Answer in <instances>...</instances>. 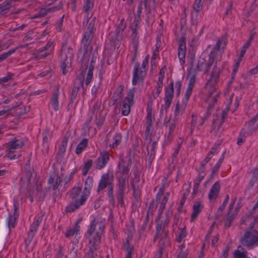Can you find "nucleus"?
I'll return each instance as SVG.
<instances>
[{"label": "nucleus", "instance_id": "62", "mask_svg": "<svg viewBox=\"0 0 258 258\" xmlns=\"http://www.w3.org/2000/svg\"><path fill=\"white\" fill-rule=\"evenodd\" d=\"M175 89L178 94L179 93L181 87V83L180 81H176L175 84Z\"/></svg>", "mask_w": 258, "mask_h": 258}, {"label": "nucleus", "instance_id": "46", "mask_svg": "<svg viewBox=\"0 0 258 258\" xmlns=\"http://www.w3.org/2000/svg\"><path fill=\"white\" fill-rule=\"evenodd\" d=\"M63 6V4L61 2H60L58 4V5L56 7H53L51 8L46 9V12L47 13H51V12H54L56 11L61 10Z\"/></svg>", "mask_w": 258, "mask_h": 258}, {"label": "nucleus", "instance_id": "4", "mask_svg": "<svg viewBox=\"0 0 258 258\" xmlns=\"http://www.w3.org/2000/svg\"><path fill=\"white\" fill-rule=\"evenodd\" d=\"M73 57L74 53L72 48L67 45H63L60 54L61 68L63 75H66L71 69Z\"/></svg>", "mask_w": 258, "mask_h": 258}, {"label": "nucleus", "instance_id": "23", "mask_svg": "<svg viewBox=\"0 0 258 258\" xmlns=\"http://www.w3.org/2000/svg\"><path fill=\"white\" fill-rule=\"evenodd\" d=\"M94 6V0H86L85 1L83 10L86 13L85 19L86 23H88L89 19L92 16V9Z\"/></svg>", "mask_w": 258, "mask_h": 258}, {"label": "nucleus", "instance_id": "9", "mask_svg": "<svg viewBox=\"0 0 258 258\" xmlns=\"http://www.w3.org/2000/svg\"><path fill=\"white\" fill-rule=\"evenodd\" d=\"M85 79V75L81 73L75 80L74 82V86L72 90L71 94L70 96V102L68 104V108L72 107L75 100L77 97L78 91L80 88L81 87H84V82Z\"/></svg>", "mask_w": 258, "mask_h": 258}, {"label": "nucleus", "instance_id": "21", "mask_svg": "<svg viewBox=\"0 0 258 258\" xmlns=\"http://www.w3.org/2000/svg\"><path fill=\"white\" fill-rule=\"evenodd\" d=\"M186 53V42L184 37H181L179 42L178 55L181 63H184Z\"/></svg>", "mask_w": 258, "mask_h": 258}, {"label": "nucleus", "instance_id": "14", "mask_svg": "<svg viewBox=\"0 0 258 258\" xmlns=\"http://www.w3.org/2000/svg\"><path fill=\"white\" fill-rule=\"evenodd\" d=\"M257 242H258V237L251 231L246 232L244 236L240 239L241 244L249 248Z\"/></svg>", "mask_w": 258, "mask_h": 258}, {"label": "nucleus", "instance_id": "60", "mask_svg": "<svg viewBox=\"0 0 258 258\" xmlns=\"http://www.w3.org/2000/svg\"><path fill=\"white\" fill-rule=\"evenodd\" d=\"M163 192H164L163 187H160L159 189L158 192L157 194L156 200V203L159 202L160 199L161 197V196H162V195L163 194Z\"/></svg>", "mask_w": 258, "mask_h": 258}, {"label": "nucleus", "instance_id": "2", "mask_svg": "<svg viewBox=\"0 0 258 258\" xmlns=\"http://www.w3.org/2000/svg\"><path fill=\"white\" fill-rule=\"evenodd\" d=\"M104 221L100 217L93 219L86 233V238L89 241V251L87 253L89 257L96 258L97 255V251L105 228Z\"/></svg>", "mask_w": 258, "mask_h": 258}, {"label": "nucleus", "instance_id": "18", "mask_svg": "<svg viewBox=\"0 0 258 258\" xmlns=\"http://www.w3.org/2000/svg\"><path fill=\"white\" fill-rule=\"evenodd\" d=\"M43 216H39L35 221L33 223V224L30 226L29 232L28 235L27 239L25 240V244L27 246L31 242L33 237L34 236L35 233L37 230V228L40 224L41 223L43 219Z\"/></svg>", "mask_w": 258, "mask_h": 258}, {"label": "nucleus", "instance_id": "59", "mask_svg": "<svg viewBox=\"0 0 258 258\" xmlns=\"http://www.w3.org/2000/svg\"><path fill=\"white\" fill-rule=\"evenodd\" d=\"M229 108H227L222 111L220 124L223 123L224 121L225 118L227 117V115L228 112L229 111Z\"/></svg>", "mask_w": 258, "mask_h": 258}, {"label": "nucleus", "instance_id": "34", "mask_svg": "<svg viewBox=\"0 0 258 258\" xmlns=\"http://www.w3.org/2000/svg\"><path fill=\"white\" fill-rule=\"evenodd\" d=\"M94 57H92L91 60V63L89 68L87 76L85 80V83L86 86H87L91 82L93 77L94 66L92 65V63L94 61Z\"/></svg>", "mask_w": 258, "mask_h": 258}, {"label": "nucleus", "instance_id": "29", "mask_svg": "<svg viewBox=\"0 0 258 258\" xmlns=\"http://www.w3.org/2000/svg\"><path fill=\"white\" fill-rule=\"evenodd\" d=\"M59 95V87L58 86H56L50 99L52 107L55 111L58 110L59 108V104L58 100Z\"/></svg>", "mask_w": 258, "mask_h": 258}, {"label": "nucleus", "instance_id": "22", "mask_svg": "<svg viewBox=\"0 0 258 258\" xmlns=\"http://www.w3.org/2000/svg\"><path fill=\"white\" fill-rule=\"evenodd\" d=\"M19 202L17 200L14 201V213L13 216H9L8 220V225L10 227L14 228L15 226L16 221L19 216L18 211H19Z\"/></svg>", "mask_w": 258, "mask_h": 258}, {"label": "nucleus", "instance_id": "50", "mask_svg": "<svg viewBox=\"0 0 258 258\" xmlns=\"http://www.w3.org/2000/svg\"><path fill=\"white\" fill-rule=\"evenodd\" d=\"M184 109L181 108L178 103H177L175 106L174 112V117H177L179 115L182 114L184 112Z\"/></svg>", "mask_w": 258, "mask_h": 258}, {"label": "nucleus", "instance_id": "61", "mask_svg": "<svg viewBox=\"0 0 258 258\" xmlns=\"http://www.w3.org/2000/svg\"><path fill=\"white\" fill-rule=\"evenodd\" d=\"M205 176H203V175H199L197 177L195 181L194 184H197L199 185L202 180L203 179Z\"/></svg>", "mask_w": 258, "mask_h": 258}, {"label": "nucleus", "instance_id": "39", "mask_svg": "<svg viewBox=\"0 0 258 258\" xmlns=\"http://www.w3.org/2000/svg\"><path fill=\"white\" fill-rule=\"evenodd\" d=\"M219 145H215L211 149L210 151L208 154L206 159V161H209L213 156L216 154L217 149L219 148Z\"/></svg>", "mask_w": 258, "mask_h": 258}, {"label": "nucleus", "instance_id": "44", "mask_svg": "<svg viewBox=\"0 0 258 258\" xmlns=\"http://www.w3.org/2000/svg\"><path fill=\"white\" fill-rule=\"evenodd\" d=\"M233 254L234 258H245L247 256V252L245 250L240 251L239 250H235Z\"/></svg>", "mask_w": 258, "mask_h": 258}, {"label": "nucleus", "instance_id": "30", "mask_svg": "<svg viewBox=\"0 0 258 258\" xmlns=\"http://www.w3.org/2000/svg\"><path fill=\"white\" fill-rule=\"evenodd\" d=\"M128 178L126 176H117V191H125L126 186L128 184Z\"/></svg>", "mask_w": 258, "mask_h": 258}, {"label": "nucleus", "instance_id": "8", "mask_svg": "<svg viewBox=\"0 0 258 258\" xmlns=\"http://www.w3.org/2000/svg\"><path fill=\"white\" fill-rule=\"evenodd\" d=\"M24 146V141L22 139L15 138L13 140L9 142L7 146V156L10 159H18L20 157V154L13 155L14 150L22 148Z\"/></svg>", "mask_w": 258, "mask_h": 258}, {"label": "nucleus", "instance_id": "27", "mask_svg": "<svg viewBox=\"0 0 258 258\" xmlns=\"http://www.w3.org/2000/svg\"><path fill=\"white\" fill-rule=\"evenodd\" d=\"M220 189V184L219 181L216 182L211 187L208 195L209 199L212 201L215 200L219 194Z\"/></svg>", "mask_w": 258, "mask_h": 258}, {"label": "nucleus", "instance_id": "63", "mask_svg": "<svg viewBox=\"0 0 258 258\" xmlns=\"http://www.w3.org/2000/svg\"><path fill=\"white\" fill-rule=\"evenodd\" d=\"M95 20H96V17H95L93 18V19L90 21V22L88 25V29L94 30Z\"/></svg>", "mask_w": 258, "mask_h": 258}, {"label": "nucleus", "instance_id": "42", "mask_svg": "<svg viewBox=\"0 0 258 258\" xmlns=\"http://www.w3.org/2000/svg\"><path fill=\"white\" fill-rule=\"evenodd\" d=\"M225 152L223 153L221 157L219 159L218 162L213 167L212 169V174H214L216 172H217L220 167L223 160L224 158V154Z\"/></svg>", "mask_w": 258, "mask_h": 258}, {"label": "nucleus", "instance_id": "64", "mask_svg": "<svg viewBox=\"0 0 258 258\" xmlns=\"http://www.w3.org/2000/svg\"><path fill=\"white\" fill-rule=\"evenodd\" d=\"M52 45V43L51 42H48L47 44L45 45V46L42 47V48L39 49V51H41L42 52V51H45L46 50L49 48Z\"/></svg>", "mask_w": 258, "mask_h": 258}, {"label": "nucleus", "instance_id": "47", "mask_svg": "<svg viewBox=\"0 0 258 258\" xmlns=\"http://www.w3.org/2000/svg\"><path fill=\"white\" fill-rule=\"evenodd\" d=\"M45 197V192L44 191L39 190V191H36L35 198L36 200L39 202L43 201Z\"/></svg>", "mask_w": 258, "mask_h": 258}, {"label": "nucleus", "instance_id": "1", "mask_svg": "<svg viewBox=\"0 0 258 258\" xmlns=\"http://www.w3.org/2000/svg\"><path fill=\"white\" fill-rule=\"evenodd\" d=\"M227 38L225 36L220 37L211 53L207 55L203 53L200 56L197 63L195 72L203 71L205 74L209 72L210 69L214 64L217 67V62L222 57L221 49H224L226 45ZM214 67H213L214 68Z\"/></svg>", "mask_w": 258, "mask_h": 258}, {"label": "nucleus", "instance_id": "53", "mask_svg": "<svg viewBox=\"0 0 258 258\" xmlns=\"http://www.w3.org/2000/svg\"><path fill=\"white\" fill-rule=\"evenodd\" d=\"M251 174V179L257 181L258 180V166L252 169L250 171Z\"/></svg>", "mask_w": 258, "mask_h": 258}, {"label": "nucleus", "instance_id": "38", "mask_svg": "<svg viewBox=\"0 0 258 258\" xmlns=\"http://www.w3.org/2000/svg\"><path fill=\"white\" fill-rule=\"evenodd\" d=\"M204 1L205 0H195L193 4V8L196 12L198 13L202 11Z\"/></svg>", "mask_w": 258, "mask_h": 258}, {"label": "nucleus", "instance_id": "55", "mask_svg": "<svg viewBox=\"0 0 258 258\" xmlns=\"http://www.w3.org/2000/svg\"><path fill=\"white\" fill-rule=\"evenodd\" d=\"M125 28V25L124 24V19H123L118 24L116 31L117 33H119L120 32H122Z\"/></svg>", "mask_w": 258, "mask_h": 258}, {"label": "nucleus", "instance_id": "48", "mask_svg": "<svg viewBox=\"0 0 258 258\" xmlns=\"http://www.w3.org/2000/svg\"><path fill=\"white\" fill-rule=\"evenodd\" d=\"M125 191H117V199L121 207L123 206V198Z\"/></svg>", "mask_w": 258, "mask_h": 258}, {"label": "nucleus", "instance_id": "26", "mask_svg": "<svg viewBox=\"0 0 258 258\" xmlns=\"http://www.w3.org/2000/svg\"><path fill=\"white\" fill-rule=\"evenodd\" d=\"M147 121H146V126L145 130V138L146 140L150 134V127L152 125V122L154 118V115L152 114V110L151 108L147 109Z\"/></svg>", "mask_w": 258, "mask_h": 258}, {"label": "nucleus", "instance_id": "24", "mask_svg": "<svg viewBox=\"0 0 258 258\" xmlns=\"http://www.w3.org/2000/svg\"><path fill=\"white\" fill-rule=\"evenodd\" d=\"M204 207V205L200 201L195 202L192 206V212L191 215V221H194L199 216Z\"/></svg>", "mask_w": 258, "mask_h": 258}, {"label": "nucleus", "instance_id": "57", "mask_svg": "<svg viewBox=\"0 0 258 258\" xmlns=\"http://www.w3.org/2000/svg\"><path fill=\"white\" fill-rule=\"evenodd\" d=\"M54 181H55V183L52 186V188L53 190H56L59 186V185L61 181L60 177L57 176Z\"/></svg>", "mask_w": 258, "mask_h": 258}, {"label": "nucleus", "instance_id": "36", "mask_svg": "<svg viewBox=\"0 0 258 258\" xmlns=\"http://www.w3.org/2000/svg\"><path fill=\"white\" fill-rule=\"evenodd\" d=\"M88 144V140L87 139H84L78 145L76 149V153L77 154H80L82 152L84 149L87 147Z\"/></svg>", "mask_w": 258, "mask_h": 258}, {"label": "nucleus", "instance_id": "6", "mask_svg": "<svg viewBox=\"0 0 258 258\" xmlns=\"http://www.w3.org/2000/svg\"><path fill=\"white\" fill-rule=\"evenodd\" d=\"M149 58L146 57L142 62V66L140 67L138 63L135 64L132 83L133 85H136L137 82L142 80L146 75L148 66Z\"/></svg>", "mask_w": 258, "mask_h": 258}, {"label": "nucleus", "instance_id": "11", "mask_svg": "<svg viewBox=\"0 0 258 258\" xmlns=\"http://www.w3.org/2000/svg\"><path fill=\"white\" fill-rule=\"evenodd\" d=\"M155 0H153L152 2L149 3H146L144 2L143 1H140L137 8V16L138 18L140 19L143 7L144 6L146 12L147 17L149 19L150 17V15L152 12L155 10Z\"/></svg>", "mask_w": 258, "mask_h": 258}, {"label": "nucleus", "instance_id": "52", "mask_svg": "<svg viewBox=\"0 0 258 258\" xmlns=\"http://www.w3.org/2000/svg\"><path fill=\"white\" fill-rule=\"evenodd\" d=\"M123 91V88L121 87L118 88L114 93L113 97L117 100L121 98V95Z\"/></svg>", "mask_w": 258, "mask_h": 258}, {"label": "nucleus", "instance_id": "40", "mask_svg": "<svg viewBox=\"0 0 258 258\" xmlns=\"http://www.w3.org/2000/svg\"><path fill=\"white\" fill-rule=\"evenodd\" d=\"M256 118L254 116L252 118H251L249 121L245 123V127L246 128H247L248 130V131L247 133V134L250 135L252 134L250 133V128L255 127L254 126V124L256 122Z\"/></svg>", "mask_w": 258, "mask_h": 258}, {"label": "nucleus", "instance_id": "12", "mask_svg": "<svg viewBox=\"0 0 258 258\" xmlns=\"http://www.w3.org/2000/svg\"><path fill=\"white\" fill-rule=\"evenodd\" d=\"M114 177L112 173H106L103 174L99 182L98 187L97 191L98 192L106 187H110L113 185Z\"/></svg>", "mask_w": 258, "mask_h": 258}, {"label": "nucleus", "instance_id": "41", "mask_svg": "<svg viewBox=\"0 0 258 258\" xmlns=\"http://www.w3.org/2000/svg\"><path fill=\"white\" fill-rule=\"evenodd\" d=\"M93 29H88L87 28L86 31L85 32L84 37L82 40H86L88 41L91 42L93 37Z\"/></svg>", "mask_w": 258, "mask_h": 258}, {"label": "nucleus", "instance_id": "35", "mask_svg": "<svg viewBox=\"0 0 258 258\" xmlns=\"http://www.w3.org/2000/svg\"><path fill=\"white\" fill-rule=\"evenodd\" d=\"M156 147V142H154L153 143H150L148 145V153L150 154L149 157V161L150 162H152L153 160L154 159L155 155V148Z\"/></svg>", "mask_w": 258, "mask_h": 258}, {"label": "nucleus", "instance_id": "33", "mask_svg": "<svg viewBox=\"0 0 258 258\" xmlns=\"http://www.w3.org/2000/svg\"><path fill=\"white\" fill-rule=\"evenodd\" d=\"M15 112L17 115L20 116L29 112L30 108L24 105H19L14 107Z\"/></svg>", "mask_w": 258, "mask_h": 258}, {"label": "nucleus", "instance_id": "45", "mask_svg": "<svg viewBox=\"0 0 258 258\" xmlns=\"http://www.w3.org/2000/svg\"><path fill=\"white\" fill-rule=\"evenodd\" d=\"M93 161L92 160H88L85 163L83 169V174L85 175L88 172L90 168L92 165Z\"/></svg>", "mask_w": 258, "mask_h": 258}, {"label": "nucleus", "instance_id": "15", "mask_svg": "<svg viewBox=\"0 0 258 258\" xmlns=\"http://www.w3.org/2000/svg\"><path fill=\"white\" fill-rule=\"evenodd\" d=\"M173 83L171 82L168 86V87L166 89L165 96V104L162 106L161 111H163V108L164 107L166 110L169 108L173 99Z\"/></svg>", "mask_w": 258, "mask_h": 258}, {"label": "nucleus", "instance_id": "10", "mask_svg": "<svg viewBox=\"0 0 258 258\" xmlns=\"http://www.w3.org/2000/svg\"><path fill=\"white\" fill-rule=\"evenodd\" d=\"M93 185V178L91 176H88L85 181V185L83 190L81 194L80 201L78 203V205H84L86 200L90 195V191Z\"/></svg>", "mask_w": 258, "mask_h": 258}, {"label": "nucleus", "instance_id": "16", "mask_svg": "<svg viewBox=\"0 0 258 258\" xmlns=\"http://www.w3.org/2000/svg\"><path fill=\"white\" fill-rule=\"evenodd\" d=\"M109 159V153L105 151L100 152L99 157L95 162V167L97 169L103 168Z\"/></svg>", "mask_w": 258, "mask_h": 258}, {"label": "nucleus", "instance_id": "19", "mask_svg": "<svg viewBox=\"0 0 258 258\" xmlns=\"http://www.w3.org/2000/svg\"><path fill=\"white\" fill-rule=\"evenodd\" d=\"M178 123V119L177 117H174L172 119H170L169 117H166L164 118L163 124L166 128L168 130V138L172 136L173 131H174Z\"/></svg>", "mask_w": 258, "mask_h": 258}, {"label": "nucleus", "instance_id": "51", "mask_svg": "<svg viewBox=\"0 0 258 258\" xmlns=\"http://www.w3.org/2000/svg\"><path fill=\"white\" fill-rule=\"evenodd\" d=\"M11 7V4L10 2L5 3L4 5L0 6V15L4 14V12L9 10Z\"/></svg>", "mask_w": 258, "mask_h": 258}, {"label": "nucleus", "instance_id": "17", "mask_svg": "<svg viewBox=\"0 0 258 258\" xmlns=\"http://www.w3.org/2000/svg\"><path fill=\"white\" fill-rule=\"evenodd\" d=\"M236 198L233 199L229 205L226 216V220L225 222V226L226 228H229L230 227L232 221L234 220L237 214V211L236 210H234L233 212H232V210L233 208V206L236 201Z\"/></svg>", "mask_w": 258, "mask_h": 258}, {"label": "nucleus", "instance_id": "58", "mask_svg": "<svg viewBox=\"0 0 258 258\" xmlns=\"http://www.w3.org/2000/svg\"><path fill=\"white\" fill-rule=\"evenodd\" d=\"M197 119V117L196 115H192V119H191V125H190V132H191V134H192V132L194 131L195 126V125L196 124Z\"/></svg>", "mask_w": 258, "mask_h": 258}, {"label": "nucleus", "instance_id": "32", "mask_svg": "<svg viewBox=\"0 0 258 258\" xmlns=\"http://www.w3.org/2000/svg\"><path fill=\"white\" fill-rule=\"evenodd\" d=\"M80 231V226L78 223H76L73 227L67 230L66 233V236L68 238L75 235V237H79L78 234Z\"/></svg>", "mask_w": 258, "mask_h": 258}, {"label": "nucleus", "instance_id": "31", "mask_svg": "<svg viewBox=\"0 0 258 258\" xmlns=\"http://www.w3.org/2000/svg\"><path fill=\"white\" fill-rule=\"evenodd\" d=\"M196 82V76L195 75H192L190 77L188 86L186 91V93L185 94V99L186 101H187L191 94L192 89L194 87L195 83Z\"/></svg>", "mask_w": 258, "mask_h": 258}, {"label": "nucleus", "instance_id": "37", "mask_svg": "<svg viewBox=\"0 0 258 258\" xmlns=\"http://www.w3.org/2000/svg\"><path fill=\"white\" fill-rule=\"evenodd\" d=\"M121 136L120 134H116L113 138L112 143L109 145L111 148L116 147L121 142Z\"/></svg>", "mask_w": 258, "mask_h": 258}, {"label": "nucleus", "instance_id": "25", "mask_svg": "<svg viewBox=\"0 0 258 258\" xmlns=\"http://www.w3.org/2000/svg\"><path fill=\"white\" fill-rule=\"evenodd\" d=\"M91 42L86 40L82 41V45L83 49L84 51L83 61H85L86 60H89L90 57V53L92 51V48L90 46Z\"/></svg>", "mask_w": 258, "mask_h": 258}, {"label": "nucleus", "instance_id": "5", "mask_svg": "<svg viewBox=\"0 0 258 258\" xmlns=\"http://www.w3.org/2000/svg\"><path fill=\"white\" fill-rule=\"evenodd\" d=\"M82 186L78 185L77 186L73 187L68 193V195L71 200V202L66 207V211L68 212H72L77 210L81 206L83 205H78V203L80 201L79 199L81 194Z\"/></svg>", "mask_w": 258, "mask_h": 258}, {"label": "nucleus", "instance_id": "49", "mask_svg": "<svg viewBox=\"0 0 258 258\" xmlns=\"http://www.w3.org/2000/svg\"><path fill=\"white\" fill-rule=\"evenodd\" d=\"M180 232L178 234V236L177 238V241L178 242L180 243L182 241V240L186 236V230L184 228H180Z\"/></svg>", "mask_w": 258, "mask_h": 258}, {"label": "nucleus", "instance_id": "56", "mask_svg": "<svg viewBox=\"0 0 258 258\" xmlns=\"http://www.w3.org/2000/svg\"><path fill=\"white\" fill-rule=\"evenodd\" d=\"M218 96H219V93L218 92H216V93L214 95V96L212 98V103H211V104H210L209 105V106L208 107V109H211L212 108H213L214 105H215V104L217 102V98Z\"/></svg>", "mask_w": 258, "mask_h": 258}, {"label": "nucleus", "instance_id": "43", "mask_svg": "<svg viewBox=\"0 0 258 258\" xmlns=\"http://www.w3.org/2000/svg\"><path fill=\"white\" fill-rule=\"evenodd\" d=\"M17 49V48L12 49L11 50H10L8 52L4 53L3 54H2L0 55V62H2L4 60H5L7 58L9 57L11 54L14 53L16 50Z\"/></svg>", "mask_w": 258, "mask_h": 258}, {"label": "nucleus", "instance_id": "13", "mask_svg": "<svg viewBox=\"0 0 258 258\" xmlns=\"http://www.w3.org/2000/svg\"><path fill=\"white\" fill-rule=\"evenodd\" d=\"M135 92V88L131 89L124 99L122 108V114L124 116L127 115L130 112L131 105L133 103Z\"/></svg>", "mask_w": 258, "mask_h": 258}, {"label": "nucleus", "instance_id": "28", "mask_svg": "<svg viewBox=\"0 0 258 258\" xmlns=\"http://www.w3.org/2000/svg\"><path fill=\"white\" fill-rule=\"evenodd\" d=\"M92 111V113L95 115L96 119L99 120H103L104 119V116L102 114V106L100 102H96L95 103L93 106Z\"/></svg>", "mask_w": 258, "mask_h": 258}, {"label": "nucleus", "instance_id": "7", "mask_svg": "<svg viewBox=\"0 0 258 258\" xmlns=\"http://www.w3.org/2000/svg\"><path fill=\"white\" fill-rule=\"evenodd\" d=\"M220 70L216 66L213 68L210 77L205 85V88L209 89V97H211L214 92L216 91V85L218 81Z\"/></svg>", "mask_w": 258, "mask_h": 258}, {"label": "nucleus", "instance_id": "20", "mask_svg": "<svg viewBox=\"0 0 258 258\" xmlns=\"http://www.w3.org/2000/svg\"><path fill=\"white\" fill-rule=\"evenodd\" d=\"M130 165L128 162L124 161L123 158H120L118 164V176L128 177Z\"/></svg>", "mask_w": 258, "mask_h": 258}, {"label": "nucleus", "instance_id": "54", "mask_svg": "<svg viewBox=\"0 0 258 258\" xmlns=\"http://www.w3.org/2000/svg\"><path fill=\"white\" fill-rule=\"evenodd\" d=\"M140 19H139L138 17L136 18L134 22L132 24L131 28L132 31H137L138 29V23L140 21Z\"/></svg>", "mask_w": 258, "mask_h": 258}, {"label": "nucleus", "instance_id": "3", "mask_svg": "<svg viewBox=\"0 0 258 258\" xmlns=\"http://www.w3.org/2000/svg\"><path fill=\"white\" fill-rule=\"evenodd\" d=\"M169 222V220L167 218L164 223L161 222L160 223H158L156 226V232L154 238V241L156 240L158 237H161L158 244V251L162 252L163 251L164 248L169 244L168 238V231L165 229V227Z\"/></svg>", "mask_w": 258, "mask_h": 258}]
</instances>
